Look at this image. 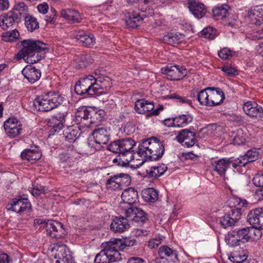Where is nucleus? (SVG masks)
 <instances>
[{"label":"nucleus","mask_w":263,"mask_h":263,"mask_svg":"<svg viewBox=\"0 0 263 263\" xmlns=\"http://www.w3.org/2000/svg\"><path fill=\"white\" fill-rule=\"evenodd\" d=\"M136 142L130 138L115 141L110 143L107 149L110 152L118 154L112 162L122 166L127 165L134 159L135 153L133 148Z\"/></svg>","instance_id":"obj_1"},{"label":"nucleus","mask_w":263,"mask_h":263,"mask_svg":"<svg viewBox=\"0 0 263 263\" xmlns=\"http://www.w3.org/2000/svg\"><path fill=\"white\" fill-rule=\"evenodd\" d=\"M21 45L22 48L17 54L19 58H23L26 63L31 64L44 57V53L42 52L47 49V45L38 40H24L21 42Z\"/></svg>","instance_id":"obj_2"},{"label":"nucleus","mask_w":263,"mask_h":263,"mask_svg":"<svg viewBox=\"0 0 263 263\" xmlns=\"http://www.w3.org/2000/svg\"><path fill=\"white\" fill-rule=\"evenodd\" d=\"M164 152L162 143L157 138L152 137L142 141L136 152L137 155L143 161H153L159 159Z\"/></svg>","instance_id":"obj_3"},{"label":"nucleus","mask_w":263,"mask_h":263,"mask_svg":"<svg viewBox=\"0 0 263 263\" xmlns=\"http://www.w3.org/2000/svg\"><path fill=\"white\" fill-rule=\"evenodd\" d=\"M96 80L93 75H87L80 78L74 87L76 92L80 95L93 96L97 93Z\"/></svg>","instance_id":"obj_4"},{"label":"nucleus","mask_w":263,"mask_h":263,"mask_svg":"<svg viewBox=\"0 0 263 263\" xmlns=\"http://www.w3.org/2000/svg\"><path fill=\"white\" fill-rule=\"evenodd\" d=\"M131 182V178L127 174L120 173L115 175L107 180L108 187L113 190H122L129 185Z\"/></svg>","instance_id":"obj_5"},{"label":"nucleus","mask_w":263,"mask_h":263,"mask_svg":"<svg viewBox=\"0 0 263 263\" xmlns=\"http://www.w3.org/2000/svg\"><path fill=\"white\" fill-rule=\"evenodd\" d=\"M162 73L166 75L167 79L178 81L184 78L187 74L184 66L179 65H167L161 69Z\"/></svg>","instance_id":"obj_6"},{"label":"nucleus","mask_w":263,"mask_h":263,"mask_svg":"<svg viewBox=\"0 0 263 263\" xmlns=\"http://www.w3.org/2000/svg\"><path fill=\"white\" fill-rule=\"evenodd\" d=\"M31 204L26 198H14L11 200L6 205L8 210L16 213L29 212L31 210Z\"/></svg>","instance_id":"obj_7"},{"label":"nucleus","mask_w":263,"mask_h":263,"mask_svg":"<svg viewBox=\"0 0 263 263\" xmlns=\"http://www.w3.org/2000/svg\"><path fill=\"white\" fill-rule=\"evenodd\" d=\"M55 250L54 255L57 259L55 263H71L72 261V256L69 249L65 245H59L58 244L54 245L52 251Z\"/></svg>","instance_id":"obj_8"},{"label":"nucleus","mask_w":263,"mask_h":263,"mask_svg":"<svg viewBox=\"0 0 263 263\" xmlns=\"http://www.w3.org/2000/svg\"><path fill=\"white\" fill-rule=\"evenodd\" d=\"M55 250L54 255L57 259L55 263H71L72 261V256L69 249L65 245H59L58 244L54 245L52 251Z\"/></svg>","instance_id":"obj_9"},{"label":"nucleus","mask_w":263,"mask_h":263,"mask_svg":"<svg viewBox=\"0 0 263 263\" xmlns=\"http://www.w3.org/2000/svg\"><path fill=\"white\" fill-rule=\"evenodd\" d=\"M125 214L129 220L139 225L143 224L147 220L146 214L140 208L131 206L126 210Z\"/></svg>","instance_id":"obj_10"},{"label":"nucleus","mask_w":263,"mask_h":263,"mask_svg":"<svg viewBox=\"0 0 263 263\" xmlns=\"http://www.w3.org/2000/svg\"><path fill=\"white\" fill-rule=\"evenodd\" d=\"M22 124L16 118H9L4 123V127L6 135L11 138H14L21 133Z\"/></svg>","instance_id":"obj_11"},{"label":"nucleus","mask_w":263,"mask_h":263,"mask_svg":"<svg viewBox=\"0 0 263 263\" xmlns=\"http://www.w3.org/2000/svg\"><path fill=\"white\" fill-rule=\"evenodd\" d=\"M47 234L52 238L59 239L64 237L65 230L61 223L54 220H48L46 222Z\"/></svg>","instance_id":"obj_12"},{"label":"nucleus","mask_w":263,"mask_h":263,"mask_svg":"<svg viewBox=\"0 0 263 263\" xmlns=\"http://www.w3.org/2000/svg\"><path fill=\"white\" fill-rule=\"evenodd\" d=\"M142 13V14L139 13L132 14L129 15L128 18L126 20L125 22L126 25L130 28H136L139 26L142 22L144 17H147L148 15L152 16L154 14L153 9L148 8L147 10L145 8L139 9Z\"/></svg>","instance_id":"obj_13"},{"label":"nucleus","mask_w":263,"mask_h":263,"mask_svg":"<svg viewBox=\"0 0 263 263\" xmlns=\"http://www.w3.org/2000/svg\"><path fill=\"white\" fill-rule=\"evenodd\" d=\"M247 221L257 229H263V208L251 211L247 216Z\"/></svg>","instance_id":"obj_14"},{"label":"nucleus","mask_w":263,"mask_h":263,"mask_svg":"<svg viewBox=\"0 0 263 263\" xmlns=\"http://www.w3.org/2000/svg\"><path fill=\"white\" fill-rule=\"evenodd\" d=\"M244 112L250 117L263 118V108L255 102L248 101L243 106Z\"/></svg>","instance_id":"obj_15"},{"label":"nucleus","mask_w":263,"mask_h":263,"mask_svg":"<svg viewBox=\"0 0 263 263\" xmlns=\"http://www.w3.org/2000/svg\"><path fill=\"white\" fill-rule=\"evenodd\" d=\"M128 218L122 216L116 217L112 219L110 228L115 233H122L127 230L130 227Z\"/></svg>","instance_id":"obj_16"},{"label":"nucleus","mask_w":263,"mask_h":263,"mask_svg":"<svg viewBox=\"0 0 263 263\" xmlns=\"http://www.w3.org/2000/svg\"><path fill=\"white\" fill-rule=\"evenodd\" d=\"M122 239L120 238H113L109 241L102 243V248H106L112 254L116 252L118 254V259H121L120 251H123L122 247Z\"/></svg>","instance_id":"obj_17"},{"label":"nucleus","mask_w":263,"mask_h":263,"mask_svg":"<svg viewBox=\"0 0 263 263\" xmlns=\"http://www.w3.org/2000/svg\"><path fill=\"white\" fill-rule=\"evenodd\" d=\"M72 36L84 46L89 47L95 44L96 40L94 36L91 34H87L83 30H75L72 34Z\"/></svg>","instance_id":"obj_18"},{"label":"nucleus","mask_w":263,"mask_h":263,"mask_svg":"<svg viewBox=\"0 0 263 263\" xmlns=\"http://www.w3.org/2000/svg\"><path fill=\"white\" fill-rule=\"evenodd\" d=\"M92 135L95 142L100 145L107 144L110 139V132L106 127H102L95 129Z\"/></svg>","instance_id":"obj_19"},{"label":"nucleus","mask_w":263,"mask_h":263,"mask_svg":"<svg viewBox=\"0 0 263 263\" xmlns=\"http://www.w3.org/2000/svg\"><path fill=\"white\" fill-rule=\"evenodd\" d=\"M118 254L115 252L112 254L106 248H103L99 253H98L95 259V263H109L119 260L118 258Z\"/></svg>","instance_id":"obj_20"},{"label":"nucleus","mask_w":263,"mask_h":263,"mask_svg":"<svg viewBox=\"0 0 263 263\" xmlns=\"http://www.w3.org/2000/svg\"><path fill=\"white\" fill-rule=\"evenodd\" d=\"M259 156V153L256 151L249 150L246 154L240 158H237L236 162L233 163V167L236 168L238 166H245L248 163L253 162L257 160Z\"/></svg>","instance_id":"obj_21"},{"label":"nucleus","mask_w":263,"mask_h":263,"mask_svg":"<svg viewBox=\"0 0 263 263\" xmlns=\"http://www.w3.org/2000/svg\"><path fill=\"white\" fill-rule=\"evenodd\" d=\"M24 77L30 83H34L39 80L41 76V71L31 65L26 66L22 71Z\"/></svg>","instance_id":"obj_22"},{"label":"nucleus","mask_w":263,"mask_h":263,"mask_svg":"<svg viewBox=\"0 0 263 263\" xmlns=\"http://www.w3.org/2000/svg\"><path fill=\"white\" fill-rule=\"evenodd\" d=\"M196 134L187 129H182L177 136L178 141L187 147L193 146L195 143Z\"/></svg>","instance_id":"obj_23"},{"label":"nucleus","mask_w":263,"mask_h":263,"mask_svg":"<svg viewBox=\"0 0 263 263\" xmlns=\"http://www.w3.org/2000/svg\"><path fill=\"white\" fill-rule=\"evenodd\" d=\"M19 20L17 13L14 11H10L1 16L0 26L3 29L7 30L9 27L12 26L15 21L18 22Z\"/></svg>","instance_id":"obj_24"},{"label":"nucleus","mask_w":263,"mask_h":263,"mask_svg":"<svg viewBox=\"0 0 263 263\" xmlns=\"http://www.w3.org/2000/svg\"><path fill=\"white\" fill-rule=\"evenodd\" d=\"M209 95L211 99V107L220 105L225 99L224 93L221 89L215 87H209Z\"/></svg>","instance_id":"obj_25"},{"label":"nucleus","mask_w":263,"mask_h":263,"mask_svg":"<svg viewBox=\"0 0 263 263\" xmlns=\"http://www.w3.org/2000/svg\"><path fill=\"white\" fill-rule=\"evenodd\" d=\"M67 112L60 113L58 116L52 118L49 122L50 126L52 127L50 130V134H54V132H59L64 127L65 122V118Z\"/></svg>","instance_id":"obj_26"},{"label":"nucleus","mask_w":263,"mask_h":263,"mask_svg":"<svg viewBox=\"0 0 263 263\" xmlns=\"http://www.w3.org/2000/svg\"><path fill=\"white\" fill-rule=\"evenodd\" d=\"M209 87H207L202 90L198 92L196 90H192L191 96L192 97H196L197 100L201 105H204L208 107H211V99H210L209 95Z\"/></svg>","instance_id":"obj_27"},{"label":"nucleus","mask_w":263,"mask_h":263,"mask_svg":"<svg viewBox=\"0 0 263 263\" xmlns=\"http://www.w3.org/2000/svg\"><path fill=\"white\" fill-rule=\"evenodd\" d=\"M154 108L153 102L148 101L144 99H139L135 103V109L138 114H143L149 112Z\"/></svg>","instance_id":"obj_28"},{"label":"nucleus","mask_w":263,"mask_h":263,"mask_svg":"<svg viewBox=\"0 0 263 263\" xmlns=\"http://www.w3.org/2000/svg\"><path fill=\"white\" fill-rule=\"evenodd\" d=\"M35 107L41 111H48L53 109L50 102V98L47 95L37 97L33 102Z\"/></svg>","instance_id":"obj_29"},{"label":"nucleus","mask_w":263,"mask_h":263,"mask_svg":"<svg viewBox=\"0 0 263 263\" xmlns=\"http://www.w3.org/2000/svg\"><path fill=\"white\" fill-rule=\"evenodd\" d=\"M238 213L237 212L234 213L230 210L219 219V223L224 228L233 226L240 218Z\"/></svg>","instance_id":"obj_30"},{"label":"nucleus","mask_w":263,"mask_h":263,"mask_svg":"<svg viewBox=\"0 0 263 263\" xmlns=\"http://www.w3.org/2000/svg\"><path fill=\"white\" fill-rule=\"evenodd\" d=\"M189 8L192 14L197 18L202 17L206 13V9L203 4L195 0L189 3Z\"/></svg>","instance_id":"obj_31"},{"label":"nucleus","mask_w":263,"mask_h":263,"mask_svg":"<svg viewBox=\"0 0 263 263\" xmlns=\"http://www.w3.org/2000/svg\"><path fill=\"white\" fill-rule=\"evenodd\" d=\"M121 198L124 203L132 205L136 203L138 199L137 191L134 188H128L123 192Z\"/></svg>","instance_id":"obj_32"},{"label":"nucleus","mask_w":263,"mask_h":263,"mask_svg":"<svg viewBox=\"0 0 263 263\" xmlns=\"http://www.w3.org/2000/svg\"><path fill=\"white\" fill-rule=\"evenodd\" d=\"M61 14L70 23H78L80 22L82 20L78 11L70 9L62 10Z\"/></svg>","instance_id":"obj_33"},{"label":"nucleus","mask_w":263,"mask_h":263,"mask_svg":"<svg viewBox=\"0 0 263 263\" xmlns=\"http://www.w3.org/2000/svg\"><path fill=\"white\" fill-rule=\"evenodd\" d=\"M41 153L37 150L25 149L21 154L22 159L31 163H34L41 157Z\"/></svg>","instance_id":"obj_34"},{"label":"nucleus","mask_w":263,"mask_h":263,"mask_svg":"<svg viewBox=\"0 0 263 263\" xmlns=\"http://www.w3.org/2000/svg\"><path fill=\"white\" fill-rule=\"evenodd\" d=\"M96 87L97 88L96 95L98 96L102 94L103 90H107L112 85L111 80L109 77H96Z\"/></svg>","instance_id":"obj_35"},{"label":"nucleus","mask_w":263,"mask_h":263,"mask_svg":"<svg viewBox=\"0 0 263 263\" xmlns=\"http://www.w3.org/2000/svg\"><path fill=\"white\" fill-rule=\"evenodd\" d=\"M234 162L237 163L236 160L231 161L230 159H220L216 163L214 170L220 175H223L225 174L227 169L230 167L231 164L233 166V163Z\"/></svg>","instance_id":"obj_36"},{"label":"nucleus","mask_w":263,"mask_h":263,"mask_svg":"<svg viewBox=\"0 0 263 263\" xmlns=\"http://www.w3.org/2000/svg\"><path fill=\"white\" fill-rule=\"evenodd\" d=\"M231 202L233 203L231 205V211L234 212V213H236V212H238L239 217L240 218L241 213L245 211L247 206V201L240 198H233L231 199Z\"/></svg>","instance_id":"obj_37"},{"label":"nucleus","mask_w":263,"mask_h":263,"mask_svg":"<svg viewBox=\"0 0 263 263\" xmlns=\"http://www.w3.org/2000/svg\"><path fill=\"white\" fill-rule=\"evenodd\" d=\"M159 254L160 257H164L165 256L170 258L172 261L175 262L178 260V253L177 251L172 250L167 246H162L159 248Z\"/></svg>","instance_id":"obj_38"},{"label":"nucleus","mask_w":263,"mask_h":263,"mask_svg":"<svg viewBox=\"0 0 263 263\" xmlns=\"http://www.w3.org/2000/svg\"><path fill=\"white\" fill-rule=\"evenodd\" d=\"M92 112L85 107H81L78 109L76 113L75 121L77 124H80L82 121L88 120L92 118Z\"/></svg>","instance_id":"obj_39"},{"label":"nucleus","mask_w":263,"mask_h":263,"mask_svg":"<svg viewBox=\"0 0 263 263\" xmlns=\"http://www.w3.org/2000/svg\"><path fill=\"white\" fill-rule=\"evenodd\" d=\"M239 177V174L233 171L231 173L224 176V180L226 184L228 186L233 187L238 185L240 183Z\"/></svg>","instance_id":"obj_40"},{"label":"nucleus","mask_w":263,"mask_h":263,"mask_svg":"<svg viewBox=\"0 0 263 263\" xmlns=\"http://www.w3.org/2000/svg\"><path fill=\"white\" fill-rule=\"evenodd\" d=\"M230 7L228 5H222L213 9L214 16L217 20L222 19L226 17L228 14Z\"/></svg>","instance_id":"obj_41"},{"label":"nucleus","mask_w":263,"mask_h":263,"mask_svg":"<svg viewBox=\"0 0 263 263\" xmlns=\"http://www.w3.org/2000/svg\"><path fill=\"white\" fill-rule=\"evenodd\" d=\"M48 98H50V104L53 109L57 107L63 101V97L59 93L50 92L46 94Z\"/></svg>","instance_id":"obj_42"},{"label":"nucleus","mask_w":263,"mask_h":263,"mask_svg":"<svg viewBox=\"0 0 263 263\" xmlns=\"http://www.w3.org/2000/svg\"><path fill=\"white\" fill-rule=\"evenodd\" d=\"M78 132L73 126H68L63 131V135L65 140L71 143L75 142L77 139Z\"/></svg>","instance_id":"obj_43"},{"label":"nucleus","mask_w":263,"mask_h":263,"mask_svg":"<svg viewBox=\"0 0 263 263\" xmlns=\"http://www.w3.org/2000/svg\"><path fill=\"white\" fill-rule=\"evenodd\" d=\"M253 230V228H244L240 230H236V233L241 243L248 241L251 238V231Z\"/></svg>","instance_id":"obj_44"},{"label":"nucleus","mask_w":263,"mask_h":263,"mask_svg":"<svg viewBox=\"0 0 263 263\" xmlns=\"http://www.w3.org/2000/svg\"><path fill=\"white\" fill-rule=\"evenodd\" d=\"M143 197L147 202H154L157 200L158 194L156 190L148 188L142 192Z\"/></svg>","instance_id":"obj_45"},{"label":"nucleus","mask_w":263,"mask_h":263,"mask_svg":"<svg viewBox=\"0 0 263 263\" xmlns=\"http://www.w3.org/2000/svg\"><path fill=\"white\" fill-rule=\"evenodd\" d=\"M226 242L232 247L238 246L241 242L236 233V230H234L228 233L226 238Z\"/></svg>","instance_id":"obj_46"},{"label":"nucleus","mask_w":263,"mask_h":263,"mask_svg":"<svg viewBox=\"0 0 263 263\" xmlns=\"http://www.w3.org/2000/svg\"><path fill=\"white\" fill-rule=\"evenodd\" d=\"M25 25L28 30L31 32L39 28V24L34 17L28 15L25 16Z\"/></svg>","instance_id":"obj_47"},{"label":"nucleus","mask_w":263,"mask_h":263,"mask_svg":"<svg viewBox=\"0 0 263 263\" xmlns=\"http://www.w3.org/2000/svg\"><path fill=\"white\" fill-rule=\"evenodd\" d=\"M182 39V34L172 32L164 36V41L170 45L178 44Z\"/></svg>","instance_id":"obj_48"},{"label":"nucleus","mask_w":263,"mask_h":263,"mask_svg":"<svg viewBox=\"0 0 263 263\" xmlns=\"http://www.w3.org/2000/svg\"><path fill=\"white\" fill-rule=\"evenodd\" d=\"M193 118L190 115H182L175 118L177 127H184L192 121Z\"/></svg>","instance_id":"obj_49"},{"label":"nucleus","mask_w":263,"mask_h":263,"mask_svg":"<svg viewBox=\"0 0 263 263\" xmlns=\"http://www.w3.org/2000/svg\"><path fill=\"white\" fill-rule=\"evenodd\" d=\"M20 37V33L16 29L12 31H8L3 33L2 37L3 41L8 42H13L16 41Z\"/></svg>","instance_id":"obj_50"},{"label":"nucleus","mask_w":263,"mask_h":263,"mask_svg":"<svg viewBox=\"0 0 263 263\" xmlns=\"http://www.w3.org/2000/svg\"><path fill=\"white\" fill-rule=\"evenodd\" d=\"M28 11V7L24 2H16L14 5L13 11L15 13L20 14V15H24V17L26 15V13Z\"/></svg>","instance_id":"obj_51"},{"label":"nucleus","mask_w":263,"mask_h":263,"mask_svg":"<svg viewBox=\"0 0 263 263\" xmlns=\"http://www.w3.org/2000/svg\"><path fill=\"white\" fill-rule=\"evenodd\" d=\"M248 17L250 20V23L252 24L259 26L263 23V20L259 18L258 16L256 14H255V12L252 9H250L248 10Z\"/></svg>","instance_id":"obj_52"},{"label":"nucleus","mask_w":263,"mask_h":263,"mask_svg":"<svg viewBox=\"0 0 263 263\" xmlns=\"http://www.w3.org/2000/svg\"><path fill=\"white\" fill-rule=\"evenodd\" d=\"M235 52L228 48H223L218 52L219 57L223 60L229 59L230 57H232Z\"/></svg>","instance_id":"obj_53"},{"label":"nucleus","mask_w":263,"mask_h":263,"mask_svg":"<svg viewBox=\"0 0 263 263\" xmlns=\"http://www.w3.org/2000/svg\"><path fill=\"white\" fill-rule=\"evenodd\" d=\"M199 36L206 39H213L215 38V34L213 32L212 27H207L203 29L200 32Z\"/></svg>","instance_id":"obj_54"},{"label":"nucleus","mask_w":263,"mask_h":263,"mask_svg":"<svg viewBox=\"0 0 263 263\" xmlns=\"http://www.w3.org/2000/svg\"><path fill=\"white\" fill-rule=\"evenodd\" d=\"M252 181L255 186L263 187V171L256 174Z\"/></svg>","instance_id":"obj_55"},{"label":"nucleus","mask_w":263,"mask_h":263,"mask_svg":"<svg viewBox=\"0 0 263 263\" xmlns=\"http://www.w3.org/2000/svg\"><path fill=\"white\" fill-rule=\"evenodd\" d=\"M167 97L168 98L176 100L177 102L186 103L189 104H190V101L187 99L185 97H182L181 96H180L176 93L171 94L168 95Z\"/></svg>","instance_id":"obj_56"},{"label":"nucleus","mask_w":263,"mask_h":263,"mask_svg":"<svg viewBox=\"0 0 263 263\" xmlns=\"http://www.w3.org/2000/svg\"><path fill=\"white\" fill-rule=\"evenodd\" d=\"M247 258V257L245 254H234L232 256L231 260L234 263H241L246 262Z\"/></svg>","instance_id":"obj_57"},{"label":"nucleus","mask_w":263,"mask_h":263,"mask_svg":"<svg viewBox=\"0 0 263 263\" xmlns=\"http://www.w3.org/2000/svg\"><path fill=\"white\" fill-rule=\"evenodd\" d=\"M137 244V241L135 239H122V247L123 251L128 250L129 247H133Z\"/></svg>","instance_id":"obj_58"},{"label":"nucleus","mask_w":263,"mask_h":263,"mask_svg":"<svg viewBox=\"0 0 263 263\" xmlns=\"http://www.w3.org/2000/svg\"><path fill=\"white\" fill-rule=\"evenodd\" d=\"M146 173L148 176V177H154L157 178L158 177L161 176L160 173L158 169H157V166H153L150 168L149 170H146Z\"/></svg>","instance_id":"obj_59"},{"label":"nucleus","mask_w":263,"mask_h":263,"mask_svg":"<svg viewBox=\"0 0 263 263\" xmlns=\"http://www.w3.org/2000/svg\"><path fill=\"white\" fill-rule=\"evenodd\" d=\"M242 135V130L241 129H238L236 135L234 136V140L238 144L243 143L245 141V138Z\"/></svg>","instance_id":"obj_60"},{"label":"nucleus","mask_w":263,"mask_h":263,"mask_svg":"<svg viewBox=\"0 0 263 263\" xmlns=\"http://www.w3.org/2000/svg\"><path fill=\"white\" fill-rule=\"evenodd\" d=\"M134 235L136 237L139 236H146L151 233L149 229H137L133 232Z\"/></svg>","instance_id":"obj_61"},{"label":"nucleus","mask_w":263,"mask_h":263,"mask_svg":"<svg viewBox=\"0 0 263 263\" xmlns=\"http://www.w3.org/2000/svg\"><path fill=\"white\" fill-rule=\"evenodd\" d=\"M47 191V189L45 186H35L32 190L31 193L32 195L35 196L41 194H45Z\"/></svg>","instance_id":"obj_62"},{"label":"nucleus","mask_w":263,"mask_h":263,"mask_svg":"<svg viewBox=\"0 0 263 263\" xmlns=\"http://www.w3.org/2000/svg\"><path fill=\"white\" fill-rule=\"evenodd\" d=\"M161 240L160 237L152 239L149 241L148 246L150 249L156 248L161 243Z\"/></svg>","instance_id":"obj_63"},{"label":"nucleus","mask_w":263,"mask_h":263,"mask_svg":"<svg viewBox=\"0 0 263 263\" xmlns=\"http://www.w3.org/2000/svg\"><path fill=\"white\" fill-rule=\"evenodd\" d=\"M127 263H146L145 259L139 257H130Z\"/></svg>","instance_id":"obj_64"}]
</instances>
